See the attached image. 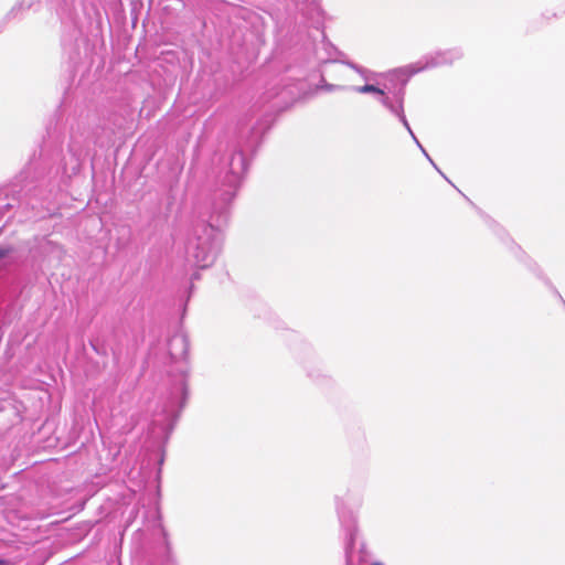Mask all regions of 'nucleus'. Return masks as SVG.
Here are the masks:
<instances>
[{
  "instance_id": "1",
  "label": "nucleus",
  "mask_w": 565,
  "mask_h": 565,
  "mask_svg": "<svg viewBox=\"0 0 565 565\" xmlns=\"http://www.w3.org/2000/svg\"><path fill=\"white\" fill-rule=\"evenodd\" d=\"M247 171V160L244 153L234 151L227 162V171L221 190V206L214 205L210 216L216 226L207 222H198L191 226L185 241V255L189 264L198 268H207L216 260L222 245L221 226L227 221L228 205L236 195L244 173Z\"/></svg>"
},
{
  "instance_id": "2",
  "label": "nucleus",
  "mask_w": 565,
  "mask_h": 565,
  "mask_svg": "<svg viewBox=\"0 0 565 565\" xmlns=\"http://www.w3.org/2000/svg\"><path fill=\"white\" fill-rule=\"evenodd\" d=\"M412 75L413 74L407 67L395 70L387 74L385 78V89L383 95L377 99L391 115L396 117L403 124L409 135H413V130L405 116L404 100L405 88Z\"/></svg>"
},
{
  "instance_id": "3",
  "label": "nucleus",
  "mask_w": 565,
  "mask_h": 565,
  "mask_svg": "<svg viewBox=\"0 0 565 565\" xmlns=\"http://www.w3.org/2000/svg\"><path fill=\"white\" fill-rule=\"evenodd\" d=\"M188 395L186 375L182 371L177 377L170 392L168 403L162 409V414L153 419V430L159 427L160 431L168 437L173 430L181 409L185 405Z\"/></svg>"
},
{
  "instance_id": "4",
  "label": "nucleus",
  "mask_w": 565,
  "mask_h": 565,
  "mask_svg": "<svg viewBox=\"0 0 565 565\" xmlns=\"http://www.w3.org/2000/svg\"><path fill=\"white\" fill-rule=\"evenodd\" d=\"M463 53L459 47L448 49L445 51H438L434 54H429L423 57V60L417 63L407 66L411 73L414 75L418 72L434 68L438 66L450 65L455 61H458L462 57Z\"/></svg>"
},
{
  "instance_id": "5",
  "label": "nucleus",
  "mask_w": 565,
  "mask_h": 565,
  "mask_svg": "<svg viewBox=\"0 0 565 565\" xmlns=\"http://www.w3.org/2000/svg\"><path fill=\"white\" fill-rule=\"evenodd\" d=\"M335 508L341 526L345 531L347 539L352 543L356 532V521L353 513L345 511L343 500L335 498Z\"/></svg>"
},
{
  "instance_id": "6",
  "label": "nucleus",
  "mask_w": 565,
  "mask_h": 565,
  "mask_svg": "<svg viewBox=\"0 0 565 565\" xmlns=\"http://www.w3.org/2000/svg\"><path fill=\"white\" fill-rule=\"evenodd\" d=\"M189 342L183 333L173 334L168 341V353L174 361L184 359L188 354Z\"/></svg>"
},
{
  "instance_id": "7",
  "label": "nucleus",
  "mask_w": 565,
  "mask_h": 565,
  "mask_svg": "<svg viewBox=\"0 0 565 565\" xmlns=\"http://www.w3.org/2000/svg\"><path fill=\"white\" fill-rule=\"evenodd\" d=\"M45 200H39L38 199V190H29V192L25 194L23 200L19 199V209L31 206L32 210H35L38 207H44Z\"/></svg>"
},
{
  "instance_id": "8",
  "label": "nucleus",
  "mask_w": 565,
  "mask_h": 565,
  "mask_svg": "<svg viewBox=\"0 0 565 565\" xmlns=\"http://www.w3.org/2000/svg\"><path fill=\"white\" fill-rule=\"evenodd\" d=\"M385 89V81L382 85H373V84H365L363 86H351L350 90L360 93V94H374L379 98L381 95H383V92Z\"/></svg>"
},
{
  "instance_id": "9",
  "label": "nucleus",
  "mask_w": 565,
  "mask_h": 565,
  "mask_svg": "<svg viewBox=\"0 0 565 565\" xmlns=\"http://www.w3.org/2000/svg\"><path fill=\"white\" fill-rule=\"evenodd\" d=\"M319 89H323L326 92H347L350 90L351 86L347 85H338V84H330L328 83L324 77L320 79V83L318 85Z\"/></svg>"
},
{
  "instance_id": "10",
  "label": "nucleus",
  "mask_w": 565,
  "mask_h": 565,
  "mask_svg": "<svg viewBox=\"0 0 565 565\" xmlns=\"http://www.w3.org/2000/svg\"><path fill=\"white\" fill-rule=\"evenodd\" d=\"M349 67H351L352 70H354L356 73H359L364 79L369 81L371 79V75H372V72L362 67V66H359L352 62H347L345 63Z\"/></svg>"
},
{
  "instance_id": "11",
  "label": "nucleus",
  "mask_w": 565,
  "mask_h": 565,
  "mask_svg": "<svg viewBox=\"0 0 565 565\" xmlns=\"http://www.w3.org/2000/svg\"><path fill=\"white\" fill-rule=\"evenodd\" d=\"M413 140L415 141V143L417 145V147L423 151L424 156L429 160V162L431 164H434V161L433 159L429 157V154L426 152V150L424 149V147L422 146V143L419 142V140L416 138L415 134L413 132V135H411Z\"/></svg>"
},
{
  "instance_id": "12",
  "label": "nucleus",
  "mask_w": 565,
  "mask_h": 565,
  "mask_svg": "<svg viewBox=\"0 0 565 565\" xmlns=\"http://www.w3.org/2000/svg\"><path fill=\"white\" fill-rule=\"evenodd\" d=\"M296 3H300V2H303V3H308L312 10H318L319 9V0H294Z\"/></svg>"
},
{
  "instance_id": "13",
  "label": "nucleus",
  "mask_w": 565,
  "mask_h": 565,
  "mask_svg": "<svg viewBox=\"0 0 565 565\" xmlns=\"http://www.w3.org/2000/svg\"><path fill=\"white\" fill-rule=\"evenodd\" d=\"M14 207V204L12 203H4V204H1L0 203V218L4 215V212L10 210V209H13Z\"/></svg>"
},
{
  "instance_id": "14",
  "label": "nucleus",
  "mask_w": 565,
  "mask_h": 565,
  "mask_svg": "<svg viewBox=\"0 0 565 565\" xmlns=\"http://www.w3.org/2000/svg\"><path fill=\"white\" fill-rule=\"evenodd\" d=\"M323 46L326 47V50L328 52V56L331 57L332 52H335V47L332 44L327 43V42H323Z\"/></svg>"
},
{
  "instance_id": "15",
  "label": "nucleus",
  "mask_w": 565,
  "mask_h": 565,
  "mask_svg": "<svg viewBox=\"0 0 565 565\" xmlns=\"http://www.w3.org/2000/svg\"><path fill=\"white\" fill-rule=\"evenodd\" d=\"M8 253H9V249L0 248V259L4 258Z\"/></svg>"
},
{
  "instance_id": "16",
  "label": "nucleus",
  "mask_w": 565,
  "mask_h": 565,
  "mask_svg": "<svg viewBox=\"0 0 565 565\" xmlns=\"http://www.w3.org/2000/svg\"><path fill=\"white\" fill-rule=\"evenodd\" d=\"M433 166L437 169V172H438L439 174H443V171H441L440 169H438V168H437V166H436L435 163H434Z\"/></svg>"
},
{
  "instance_id": "17",
  "label": "nucleus",
  "mask_w": 565,
  "mask_h": 565,
  "mask_svg": "<svg viewBox=\"0 0 565 565\" xmlns=\"http://www.w3.org/2000/svg\"><path fill=\"white\" fill-rule=\"evenodd\" d=\"M433 166L437 169V172H438L439 174H443V171H441L440 169H438V168H437V166H436L435 163H434Z\"/></svg>"
},
{
  "instance_id": "18",
  "label": "nucleus",
  "mask_w": 565,
  "mask_h": 565,
  "mask_svg": "<svg viewBox=\"0 0 565 565\" xmlns=\"http://www.w3.org/2000/svg\"><path fill=\"white\" fill-rule=\"evenodd\" d=\"M433 166L437 169V172H438L439 174H443V171H441L440 169H438V168H437V166H436L435 163H434Z\"/></svg>"
},
{
  "instance_id": "19",
  "label": "nucleus",
  "mask_w": 565,
  "mask_h": 565,
  "mask_svg": "<svg viewBox=\"0 0 565 565\" xmlns=\"http://www.w3.org/2000/svg\"><path fill=\"white\" fill-rule=\"evenodd\" d=\"M34 216L42 217L43 215H42V214H40V213H38V214H35Z\"/></svg>"
},
{
  "instance_id": "20",
  "label": "nucleus",
  "mask_w": 565,
  "mask_h": 565,
  "mask_svg": "<svg viewBox=\"0 0 565 565\" xmlns=\"http://www.w3.org/2000/svg\"><path fill=\"white\" fill-rule=\"evenodd\" d=\"M372 565H383V564H382V563H374V564H372Z\"/></svg>"
}]
</instances>
